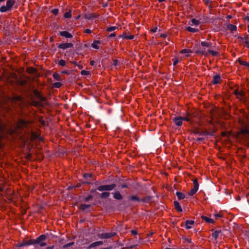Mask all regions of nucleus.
I'll list each match as a JSON object with an SVG mask.
<instances>
[{
  "label": "nucleus",
  "mask_w": 249,
  "mask_h": 249,
  "mask_svg": "<svg viewBox=\"0 0 249 249\" xmlns=\"http://www.w3.org/2000/svg\"><path fill=\"white\" fill-rule=\"evenodd\" d=\"M53 85L55 88H59L62 86V84L59 82H56L54 83Z\"/></svg>",
  "instance_id": "39"
},
{
  "label": "nucleus",
  "mask_w": 249,
  "mask_h": 249,
  "mask_svg": "<svg viewBox=\"0 0 249 249\" xmlns=\"http://www.w3.org/2000/svg\"><path fill=\"white\" fill-rule=\"evenodd\" d=\"M195 223L194 221L193 220H187L185 223V227L187 229H190L192 228V225H194Z\"/></svg>",
  "instance_id": "16"
},
{
  "label": "nucleus",
  "mask_w": 249,
  "mask_h": 249,
  "mask_svg": "<svg viewBox=\"0 0 249 249\" xmlns=\"http://www.w3.org/2000/svg\"><path fill=\"white\" fill-rule=\"evenodd\" d=\"M227 28L229 30H230L231 31H234L236 30V26L233 24H229L227 26Z\"/></svg>",
  "instance_id": "26"
},
{
  "label": "nucleus",
  "mask_w": 249,
  "mask_h": 249,
  "mask_svg": "<svg viewBox=\"0 0 249 249\" xmlns=\"http://www.w3.org/2000/svg\"><path fill=\"white\" fill-rule=\"evenodd\" d=\"M122 188H126L127 187V185L126 184H123V185H122Z\"/></svg>",
  "instance_id": "60"
},
{
  "label": "nucleus",
  "mask_w": 249,
  "mask_h": 249,
  "mask_svg": "<svg viewBox=\"0 0 249 249\" xmlns=\"http://www.w3.org/2000/svg\"><path fill=\"white\" fill-rule=\"evenodd\" d=\"M129 199L133 201H136L137 202H140V201H142L144 202L147 201V199L145 198L141 200L137 196H132L129 197Z\"/></svg>",
  "instance_id": "11"
},
{
  "label": "nucleus",
  "mask_w": 249,
  "mask_h": 249,
  "mask_svg": "<svg viewBox=\"0 0 249 249\" xmlns=\"http://www.w3.org/2000/svg\"><path fill=\"white\" fill-rule=\"evenodd\" d=\"M202 218L203 220H205L206 222L209 223H213L214 222V221L212 219H211L205 216H202Z\"/></svg>",
  "instance_id": "24"
},
{
  "label": "nucleus",
  "mask_w": 249,
  "mask_h": 249,
  "mask_svg": "<svg viewBox=\"0 0 249 249\" xmlns=\"http://www.w3.org/2000/svg\"><path fill=\"white\" fill-rule=\"evenodd\" d=\"M94 63H95V62H94V61H93V60H92V61H91L90 62V65H92V66L94 65Z\"/></svg>",
  "instance_id": "61"
},
{
  "label": "nucleus",
  "mask_w": 249,
  "mask_h": 249,
  "mask_svg": "<svg viewBox=\"0 0 249 249\" xmlns=\"http://www.w3.org/2000/svg\"><path fill=\"white\" fill-rule=\"evenodd\" d=\"M53 78L57 81H60L61 80L60 76L58 73H54L53 75Z\"/></svg>",
  "instance_id": "32"
},
{
  "label": "nucleus",
  "mask_w": 249,
  "mask_h": 249,
  "mask_svg": "<svg viewBox=\"0 0 249 249\" xmlns=\"http://www.w3.org/2000/svg\"><path fill=\"white\" fill-rule=\"evenodd\" d=\"M123 37L127 39H132L134 38V36L133 35H127L126 34H124L123 36Z\"/></svg>",
  "instance_id": "33"
},
{
  "label": "nucleus",
  "mask_w": 249,
  "mask_h": 249,
  "mask_svg": "<svg viewBox=\"0 0 249 249\" xmlns=\"http://www.w3.org/2000/svg\"><path fill=\"white\" fill-rule=\"evenodd\" d=\"M4 128V126L0 124V147H1L2 145V142H1L2 140V134L3 133V130Z\"/></svg>",
  "instance_id": "22"
},
{
  "label": "nucleus",
  "mask_w": 249,
  "mask_h": 249,
  "mask_svg": "<svg viewBox=\"0 0 249 249\" xmlns=\"http://www.w3.org/2000/svg\"><path fill=\"white\" fill-rule=\"evenodd\" d=\"M193 183H194L193 189H195V190H196V191H197L198 189V187H199V184L197 182V180L196 179H194L193 181Z\"/></svg>",
  "instance_id": "28"
},
{
  "label": "nucleus",
  "mask_w": 249,
  "mask_h": 249,
  "mask_svg": "<svg viewBox=\"0 0 249 249\" xmlns=\"http://www.w3.org/2000/svg\"><path fill=\"white\" fill-rule=\"evenodd\" d=\"M81 74L84 75H88L89 74V72L85 70H82L81 71Z\"/></svg>",
  "instance_id": "40"
},
{
  "label": "nucleus",
  "mask_w": 249,
  "mask_h": 249,
  "mask_svg": "<svg viewBox=\"0 0 249 249\" xmlns=\"http://www.w3.org/2000/svg\"><path fill=\"white\" fill-rule=\"evenodd\" d=\"M60 35L66 38H71L72 36L67 31H62L60 32Z\"/></svg>",
  "instance_id": "14"
},
{
  "label": "nucleus",
  "mask_w": 249,
  "mask_h": 249,
  "mask_svg": "<svg viewBox=\"0 0 249 249\" xmlns=\"http://www.w3.org/2000/svg\"><path fill=\"white\" fill-rule=\"evenodd\" d=\"M178 62V60L177 58L174 59L173 65L176 66Z\"/></svg>",
  "instance_id": "49"
},
{
  "label": "nucleus",
  "mask_w": 249,
  "mask_h": 249,
  "mask_svg": "<svg viewBox=\"0 0 249 249\" xmlns=\"http://www.w3.org/2000/svg\"><path fill=\"white\" fill-rule=\"evenodd\" d=\"M241 133L246 134H249V130L248 129H242L241 130Z\"/></svg>",
  "instance_id": "41"
},
{
  "label": "nucleus",
  "mask_w": 249,
  "mask_h": 249,
  "mask_svg": "<svg viewBox=\"0 0 249 249\" xmlns=\"http://www.w3.org/2000/svg\"><path fill=\"white\" fill-rule=\"evenodd\" d=\"M22 242H23L24 247L35 245L34 239H31L29 240H23Z\"/></svg>",
  "instance_id": "12"
},
{
  "label": "nucleus",
  "mask_w": 249,
  "mask_h": 249,
  "mask_svg": "<svg viewBox=\"0 0 249 249\" xmlns=\"http://www.w3.org/2000/svg\"><path fill=\"white\" fill-rule=\"evenodd\" d=\"M64 17L66 18H70L71 16V11L67 12L64 14Z\"/></svg>",
  "instance_id": "36"
},
{
  "label": "nucleus",
  "mask_w": 249,
  "mask_h": 249,
  "mask_svg": "<svg viewBox=\"0 0 249 249\" xmlns=\"http://www.w3.org/2000/svg\"><path fill=\"white\" fill-rule=\"evenodd\" d=\"M182 121H186L187 122H189L190 119L188 117H181Z\"/></svg>",
  "instance_id": "44"
},
{
  "label": "nucleus",
  "mask_w": 249,
  "mask_h": 249,
  "mask_svg": "<svg viewBox=\"0 0 249 249\" xmlns=\"http://www.w3.org/2000/svg\"><path fill=\"white\" fill-rule=\"evenodd\" d=\"M197 53H199L204 56H207L208 55V50H206L204 48H199L196 51Z\"/></svg>",
  "instance_id": "9"
},
{
  "label": "nucleus",
  "mask_w": 249,
  "mask_h": 249,
  "mask_svg": "<svg viewBox=\"0 0 249 249\" xmlns=\"http://www.w3.org/2000/svg\"><path fill=\"white\" fill-rule=\"evenodd\" d=\"M54 248V246H49L46 248V249H53Z\"/></svg>",
  "instance_id": "57"
},
{
  "label": "nucleus",
  "mask_w": 249,
  "mask_h": 249,
  "mask_svg": "<svg viewBox=\"0 0 249 249\" xmlns=\"http://www.w3.org/2000/svg\"><path fill=\"white\" fill-rule=\"evenodd\" d=\"M89 207H90L89 205H87V204H81L80 206V209L82 210H85L86 209L89 208Z\"/></svg>",
  "instance_id": "34"
},
{
  "label": "nucleus",
  "mask_w": 249,
  "mask_h": 249,
  "mask_svg": "<svg viewBox=\"0 0 249 249\" xmlns=\"http://www.w3.org/2000/svg\"><path fill=\"white\" fill-rule=\"evenodd\" d=\"M191 23H189V24H190L191 25H198L200 22L199 20H196L195 18H193L191 20Z\"/></svg>",
  "instance_id": "27"
},
{
  "label": "nucleus",
  "mask_w": 249,
  "mask_h": 249,
  "mask_svg": "<svg viewBox=\"0 0 249 249\" xmlns=\"http://www.w3.org/2000/svg\"><path fill=\"white\" fill-rule=\"evenodd\" d=\"M93 17H94V16H92V15L89 16L88 15H85V18H88V19H90V18H92Z\"/></svg>",
  "instance_id": "51"
},
{
  "label": "nucleus",
  "mask_w": 249,
  "mask_h": 249,
  "mask_svg": "<svg viewBox=\"0 0 249 249\" xmlns=\"http://www.w3.org/2000/svg\"><path fill=\"white\" fill-rule=\"evenodd\" d=\"M46 239V236L45 235H41L36 239H34L35 244H38L40 247L46 246V243L44 241Z\"/></svg>",
  "instance_id": "3"
},
{
  "label": "nucleus",
  "mask_w": 249,
  "mask_h": 249,
  "mask_svg": "<svg viewBox=\"0 0 249 249\" xmlns=\"http://www.w3.org/2000/svg\"><path fill=\"white\" fill-rule=\"evenodd\" d=\"M116 36V35L115 33H112L109 35L110 37H114Z\"/></svg>",
  "instance_id": "59"
},
{
  "label": "nucleus",
  "mask_w": 249,
  "mask_h": 249,
  "mask_svg": "<svg viewBox=\"0 0 249 249\" xmlns=\"http://www.w3.org/2000/svg\"><path fill=\"white\" fill-rule=\"evenodd\" d=\"M73 244V242L69 243L66 244V245H65L63 247H64V248H67V247H69L70 246H71Z\"/></svg>",
  "instance_id": "50"
},
{
  "label": "nucleus",
  "mask_w": 249,
  "mask_h": 249,
  "mask_svg": "<svg viewBox=\"0 0 249 249\" xmlns=\"http://www.w3.org/2000/svg\"><path fill=\"white\" fill-rule=\"evenodd\" d=\"M113 64L115 66H117L118 64V60L116 59L113 60Z\"/></svg>",
  "instance_id": "52"
},
{
  "label": "nucleus",
  "mask_w": 249,
  "mask_h": 249,
  "mask_svg": "<svg viewBox=\"0 0 249 249\" xmlns=\"http://www.w3.org/2000/svg\"><path fill=\"white\" fill-rule=\"evenodd\" d=\"M33 92L38 101H32L31 105L35 107H44L46 104L45 98L42 96L37 90H34Z\"/></svg>",
  "instance_id": "1"
},
{
  "label": "nucleus",
  "mask_w": 249,
  "mask_h": 249,
  "mask_svg": "<svg viewBox=\"0 0 249 249\" xmlns=\"http://www.w3.org/2000/svg\"><path fill=\"white\" fill-rule=\"evenodd\" d=\"M157 30V27H156V28H155L154 29H151V31L153 32V33L156 32Z\"/></svg>",
  "instance_id": "58"
},
{
  "label": "nucleus",
  "mask_w": 249,
  "mask_h": 249,
  "mask_svg": "<svg viewBox=\"0 0 249 249\" xmlns=\"http://www.w3.org/2000/svg\"><path fill=\"white\" fill-rule=\"evenodd\" d=\"M176 195H177L178 198V199H183L185 197L184 194H183V193H182L181 192H177L176 193Z\"/></svg>",
  "instance_id": "25"
},
{
  "label": "nucleus",
  "mask_w": 249,
  "mask_h": 249,
  "mask_svg": "<svg viewBox=\"0 0 249 249\" xmlns=\"http://www.w3.org/2000/svg\"><path fill=\"white\" fill-rule=\"evenodd\" d=\"M85 32L87 34H90L91 33V31L90 29H86Z\"/></svg>",
  "instance_id": "53"
},
{
  "label": "nucleus",
  "mask_w": 249,
  "mask_h": 249,
  "mask_svg": "<svg viewBox=\"0 0 249 249\" xmlns=\"http://www.w3.org/2000/svg\"><path fill=\"white\" fill-rule=\"evenodd\" d=\"M220 76L219 74H216L213 76L212 83L213 84H217L220 83Z\"/></svg>",
  "instance_id": "13"
},
{
  "label": "nucleus",
  "mask_w": 249,
  "mask_h": 249,
  "mask_svg": "<svg viewBox=\"0 0 249 249\" xmlns=\"http://www.w3.org/2000/svg\"><path fill=\"white\" fill-rule=\"evenodd\" d=\"M10 101L12 104H18L19 106L22 103V99L19 96H14L12 98H10Z\"/></svg>",
  "instance_id": "6"
},
{
  "label": "nucleus",
  "mask_w": 249,
  "mask_h": 249,
  "mask_svg": "<svg viewBox=\"0 0 249 249\" xmlns=\"http://www.w3.org/2000/svg\"><path fill=\"white\" fill-rule=\"evenodd\" d=\"M201 46H202L203 47H207L208 48H210L211 45H212V43H211L210 42H207L206 41H202L201 42Z\"/></svg>",
  "instance_id": "30"
},
{
  "label": "nucleus",
  "mask_w": 249,
  "mask_h": 249,
  "mask_svg": "<svg viewBox=\"0 0 249 249\" xmlns=\"http://www.w3.org/2000/svg\"><path fill=\"white\" fill-rule=\"evenodd\" d=\"M196 191L193 188L191 189V190L189 192L188 194L190 196H193L195 193H196Z\"/></svg>",
  "instance_id": "37"
},
{
  "label": "nucleus",
  "mask_w": 249,
  "mask_h": 249,
  "mask_svg": "<svg viewBox=\"0 0 249 249\" xmlns=\"http://www.w3.org/2000/svg\"><path fill=\"white\" fill-rule=\"evenodd\" d=\"M248 31L249 33V25H248Z\"/></svg>",
  "instance_id": "64"
},
{
  "label": "nucleus",
  "mask_w": 249,
  "mask_h": 249,
  "mask_svg": "<svg viewBox=\"0 0 249 249\" xmlns=\"http://www.w3.org/2000/svg\"><path fill=\"white\" fill-rule=\"evenodd\" d=\"M15 3V0H8L6 2V5H3L0 7V11L1 12H6L10 11Z\"/></svg>",
  "instance_id": "2"
},
{
  "label": "nucleus",
  "mask_w": 249,
  "mask_h": 249,
  "mask_svg": "<svg viewBox=\"0 0 249 249\" xmlns=\"http://www.w3.org/2000/svg\"><path fill=\"white\" fill-rule=\"evenodd\" d=\"M246 19L248 21H249V17H246Z\"/></svg>",
  "instance_id": "63"
},
{
  "label": "nucleus",
  "mask_w": 249,
  "mask_h": 249,
  "mask_svg": "<svg viewBox=\"0 0 249 249\" xmlns=\"http://www.w3.org/2000/svg\"><path fill=\"white\" fill-rule=\"evenodd\" d=\"M16 246L17 247H24L22 241L21 242L18 243L17 244H16Z\"/></svg>",
  "instance_id": "45"
},
{
  "label": "nucleus",
  "mask_w": 249,
  "mask_h": 249,
  "mask_svg": "<svg viewBox=\"0 0 249 249\" xmlns=\"http://www.w3.org/2000/svg\"><path fill=\"white\" fill-rule=\"evenodd\" d=\"M131 232L134 235H136L137 234V231L135 230H131Z\"/></svg>",
  "instance_id": "55"
},
{
  "label": "nucleus",
  "mask_w": 249,
  "mask_h": 249,
  "mask_svg": "<svg viewBox=\"0 0 249 249\" xmlns=\"http://www.w3.org/2000/svg\"><path fill=\"white\" fill-rule=\"evenodd\" d=\"M186 30L192 33H195L198 31L197 29L191 27H187L186 28Z\"/></svg>",
  "instance_id": "31"
},
{
  "label": "nucleus",
  "mask_w": 249,
  "mask_h": 249,
  "mask_svg": "<svg viewBox=\"0 0 249 249\" xmlns=\"http://www.w3.org/2000/svg\"><path fill=\"white\" fill-rule=\"evenodd\" d=\"M27 125V122L23 120H20L17 124V127L18 128H23Z\"/></svg>",
  "instance_id": "10"
},
{
  "label": "nucleus",
  "mask_w": 249,
  "mask_h": 249,
  "mask_svg": "<svg viewBox=\"0 0 249 249\" xmlns=\"http://www.w3.org/2000/svg\"><path fill=\"white\" fill-rule=\"evenodd\" d=\"M244 42H245V43L246 44V46L248 48H249V41L247 40V37H245V41H244Z\"/></svg>",
  "instance_id": "46"
},
{
  "label": "nucleus",
  "mask_w": 249,
  "mask_h": 249,
  "mask_svg": "<svg viewBox=\"0 0 249 249\" xmlns=\"http://www.w3.org/2000/svg\"><path fill=\"white\" fill-rule=\"evenodd\" d=\"M235 94L236 95L238 98L242 99L244 96V92L243 91H238V90H235Z\"/></svg>",
  "instance_id": "15"
},
{
  "label": "nucleus",
  "mask_w": 249,
  "mask_h": 249,
  "mask_svg": "<svg viewBox=\"0 0 249 249\" xmlns=\"http://www.w3.org/2000/svg\"><path fill=\"white\" fill-rule=\"evenodd\" d=\"M59 64L61 66H64L66 65V62L64 60H60L59 62Z\"/></svg>",
  "instance_id": "42"
},
{
  "label": "nucleus",
  "mask_w": 249,
  "mask_h": 249,
  "mask_svg": "<svg viewBox=\"0 0 249 249\" xmlns=\"http://www.w3.org/2000/svg\"><path fill=\"white\" fill-rule=\"evenodd\" d=\"M58 9H54L52 10V12L53 14L56 15L58 13Z\"/></svg>",
  "instance_id": "43"
},
{
  "label": "nucleus",
  "mask_w": 249,
  "mask_h": 249,
  "mask_svg": "<svg viewBox=\"0 0 249 249\" xmlns=\"http://www.w3.org/2000/svg\"><path fill=\"white\" fill-rule=\"evenodd\" d=\"M114 197L117 200H121L123 196L119 191H116L114 194Z\"/></svg>",
  "instance_id": "18"
},
{
  "label": "nucleus",
  "mask_w": 249,
  "mask_h": 249,
  "mask_svg": "<svg viewBox=\"0 0 249 249\" xmlns=\"http://www.w3.org/2000/svg\"><path fill=\"white\" fill-rule=\"evenodd\" d=\"M115 235V232H111L109 233H103L98 234V236L100 239H108L114 236Z\"/></svg>",
  "instance_id": "5"
},
{
  "label": "nucleus",
  "mask_w": 249,
  "mask_h": 249,
  "mask_svg": "<svg viewBox=\"0 0 249 249\" xmlns=\"http://www.w3.org/2000/svg\"><path fill=\"white\" fill-rule=\"evenodd\" d=\"M110 195V193L108 192H103L101 194L100 197L102 198H107Z\"/></svg>",
  "instance_id": "29"
},
{
  "label": "nucleus",
  "mask_w": 249,
  "mask_h": 249,
  "mask_svg": "<svg viewBox=\"0 0 249 249\" xmlns=\"http://www.w3.org/2000/svg\"><path fill=\"white\" fill-rule=\"evenodd\" d=\"M92 198V196H91V195H89V196H88L87 197H86L85 198V201H88L89 200H90Z\"/></svg>",
  "instance_id": "47"
},
{
  "label": "nucleus",
  "mask_w": 249,
  "mask_h": 249,
  "mask_svg": "<svg viewBox=\"0 0 249 249\" xmlns=\"http://www.w3.org/2000/svg\"><path fill=\"white\" fill-rule=\"evenodd\" d=\"M91 175H90V174H84V177L85 178H88V177H91Z\"/></svg>",
  "instance_id": "54"
},
{
  "label": "nucleus",
  "mask_w": 249,
  "mask_h": 249,
  "mask_svg": "<svg viewBox=\"0 0 249 249\" xmlns=\"http://www.w3.org/2000/svg\"><path fill=\"white\" fill-rule=\"evenodd\" d=\"M101 43L99 40H94L91 44V47L94 49H98L99 48V45Z\"/></svg>",
  "instance_id": "17"
},
{
  "label": "nucleus",
  "mask_w": 249,
  "mask_h": 249,
  "mask_svg": "<svg viewBox=\"0 0 249 249\" xmlns=\"http://www.w3.org/2000/svg\"><path fill=\"white\" fill-rule=\"evenodd\" d=\"M73 47V44L71 43H64L59 44L58 47L63 50H65L69 48H71Z\"/></svg>",
  "instance_id": "7"
},
{
  "label": "nucleus",
  "mask_w": 249,
  "mask_h": 249,
  "mask_svg": "<svg viewBox=\"0 0 249 249\" xmlns=\"http://www.w3.org/2000/svg\"><path fill=\"white\" fill-rule=\"evenodd\" d=\"M214 216L216 217H220L222 216V215L220 214L219 213H215L214 214Z\"/></svg>",
  "instance_id": "56"
},
{
  "label": "nucleus",
  "mask_w": 249,
  "mask_h": 249,
  "mask_svg": "<svg viewBox=\"0 0 249 249\" xmlns=\"http://www.w3.org/2000/svg\"><path fill=\"white\" fill-rule=\"evenodd\" d=\"M240 64L243 65H245V66H247L249 67V64L247 62H245V61H241L240 62Z\"/></svg>",
  "instance_id": "48"
},
{
  "label": "nucleus",
  "mask_w": 249,
  "mask_h": 249,
  "mask_svg": "<svg viewBox=\"0 0 249 249\" xmlns=\"http://www.w3.org/2000/svg\"><path fill=\"white\" fill-rule=\"evenodd\" d=\"M181 53H185L186 56L188 57L190 55V53H192V51L188 49H183L180 51Z\"/></svg>",
  "instance_id": "19"
},
{
  "label": "nucleus",
  "mask_w": 249,
  "mask_h": 249,
  "mask_svg": "<svg viewBox=\"0 0 249 249\" xmlns=\"http://www.w3.org/2000/svg\"><path fill=\"white\" fill-rule=\"evenodd\" d=\"M174 123L178 126H180L182 124V120L181 117H176L173 119Z\"/></svg>",
  "instance_id": "8"
},
{
  "label": "nucleus",
  "mask_w": 249,
  "mask_h": 249,
  "mask_svg": "<svg viewBox=\"0 0 249 249\" xmlns=\"http://www.w3.org/2000/svg\"><path fill=\"white\" fill-rule=\"evenodd\" d=\"M116 29V27L115 26H111L109 28H107V31L108 32H112L114 30H115Z\"/></svg>",
  "instance_id": "38"
},
{
  "label": "nucleus",
  "mask_w": 249,
  "mask_h": 249,
  "mask_svg": "<svg viewBox=\"0 0 249 249\" xmlns=\"http://www.w3.org/2000/svg\"><path fill=\"white\" fill-rule=\"evenodd\" d=\"M220 232V231H214L213 233H212V236L215 238V239H216L218 236V235L219 234V233Z\"/></svg>",
  "instance_id": "35"
},
{
  "label": "nucleus",
  "mask_w": 249,
  "mask_h": 249,
  "mask_svg": "<svg viewBox=\"0 0 249 249\" xmlns=\"http://www.w3.org/2000/svg\"><path fill=\"white\" fill-rule=\"evenodd\" d=\"M174 206H175V208L179 212H182L181 207L180 206L179 203L178 201H175L174 202Z\"/></svg>",
  "instance_id": "21"
},
{
  "label": "nucleus",
  "mask_w": 249,
  "mask_h": 249,
  "mask_svg": "<svg viewBox=\"0 0 249 249\" xmlns=\"http://www.w3.org/2000/svg\"><path fill=\"white\" fill-rule=\"evenodd\" d=\"M208 54H210L211 55H212V56H218V54H219V53L216 52V51H214L213 50H212L210 49H208Z\"/></svg>",
  "instance_id": "23"
},
{
  "label": "nucleus",
  "mask_w": 249,
  "mask_h": 249,
  "mask_svg": "<svg viewBox=\"0 0 249 249\" xmlns=\"http://www.w3.org/2000/svg\"><path fill=\"white\" fill-rule=\"evenodd\" d=\"M102 244H103V242L102 241H97V242H94V243L91 244L89 245V248H94V247H95L101 245Z\"/></svg>",
  "instance_id": "20"
},
{
  "label": "nucleus",
  "mask_w": 249,
  "mask_h": 249,
  "mask_svg": "<svg viewBox=\"0 0 249 249\" xmlns=\"http://www.w3.org/2000/svg\"><path fill=\"white\" fill-rule=\"evenodd\" d=\"M116 186L115 184H112L110 185H101L97 188V190L99 191H111L113 190Z\"/></svg>",
  "instance_id": "4"
},
{
  "label": "nucleus",
  "mask_w": 249,
  "mask_h": 249,
  "mask_svg": "<svg viewBox=\"0 0 249 249\" xmlns=\"http://www.w3.org/2000/svg\"><path fill=\"white\" fill-rule=\"evenodd\" d=\"M34 71V70L33 69H32L31 71H29L30 72H32Z\"/></svg>",
  "instance_id": "62"
}]
</instances>
